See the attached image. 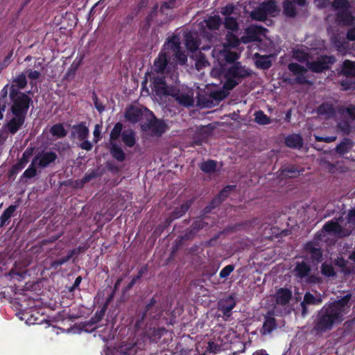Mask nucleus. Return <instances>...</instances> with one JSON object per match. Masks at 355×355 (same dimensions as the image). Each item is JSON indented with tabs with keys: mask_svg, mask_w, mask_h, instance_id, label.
<instances>
[{
	"mask_svg": "<svg viewBox=\"0 0 355 355\" xmlns=\"http://www.w3.org/2000/svg\"><path fill=\"white\" fill-rule=\"evenodd\" d=\"M337 129L338 131L343 132V135H349L352 132V127L348 121L342 120L338 123Z\"/></svg>",
	"mask_w": 355,
	"mask_h": 355,
	"instance_id": "obj_56",
	"label": "nucleus"
},
{
	"mask_svg": "<svg viewBox=\"0 0 355 355\" xmlns=\"http://www.w3.org/2000/svg\"><path fill=\"white\" fill-rule=\"evenodd\" d=\"M50 132L57 138H64L67 135V130L64 129L63 124L60 123L53 125L50 129Z\"/></svg>",
	"mask_w": 355,
	"mask_h": 355,
	"instance_id": "obj_51",
	"label": "nucleus"
},
{
	"mask_svg": "<svg viewBox=\"0 0 355 355\" xmlns=\"http://www.w3.org/2000/svg\"><path fill=\"white\" fill-rule=\"evenodd\" d=\"M251 75V71L241 66L240 62H235L225 72V81L223 88L225 90H232L241 81Z\"/></svg>",
	"mask_w": 355,
	"mask_h": 355,
	"instance_id": "obj_3",
	"label": "nucleus"
},
{
	"mask_svg": "<svg viewBox=\"0 0 355 355\" xmlns=\"http://www.w3.org/2000/svg\"><path fill=\"white\" fill-rule=\"evenodd\" d=\"M164 49L171 51L172 53L180 49L181 47V41L180 37L178 35L173 34L170 37H168L166 40L164 45Z\"/></svg>",
	"mask_w": 355,
	"mask_h": 355,
	"instance_id": "obj_26",
	"label": "nucleus"
},
{
	"mask_svg": "<svg viewBox=\"0 0 355 355\" xmlns=\"http://www.w3.org/2000/svg\"><path fill=\"white\" fill-rule=\"evenodd\" d=\"M281 175L284 177L288 178H295L297 177L300 171L298 170L297 167L295 165H287L282 167L281 168Z\"/></svg>",
	"mask_w": 355,
	"mask_h": 355,
	"instance_id": "obj_44",
	"label": "nucleus"
},
{
	"mask_svg": "<svg viewBox=\"0 0 355 355\" xmlns=\"http://www.w3.org/2000/svg\"><path fill=\"white\" fill-rule=\"evenodd\" d=\"M143 116L142 110L134 105L128 107L125 112V119L130 123L139 122Z\"/></svg>",
	"mask_w": 355,
	"mask_h": 355,
	"instance_id": "obj_23",
	"label": "nucleus"
},
{
	"mask_svg": "<svg viewBox=\"0 0 355 355\" xmlns=\"http://www.w3.org/2000/svg\"><path fill=\"white\" fill-rule=\"evenodd\" d=\"M110 154L118 162H122L125 159V154L121 147L116 143L111 142Z\"/></svg>",
	"mask_w": 355,
	"mask_h": 355,
	"instance_id": "obj_39",
	"label": "nucleus"
},
{
	"mask_svg": "<svg viewBox=\"0 0 355 355\" xmlns=\"http://www.w3.org/2000/svg\"><path fill=\"white\" fill-rule=\"evenodd\" d=\"M236 189V185H227L218 193V196L225 200L229 196L230 193Z\"/></svg>",
	"mask_w": 355,
	"mask_h": 355,
	"instance_id": "obj_62",
	"label": "nucleus"
},
{
	"mask_svg": "<svg viewBox=\"0 0 355 355\" xmlns=\"http://www.w3.org/2000/svg\"><path fill=\"white\" fill-rule=\"evenodd\" d=\"M332 8L334 10H347L349 8V2L347 0H334L332 2Z\"/></svg>",
	"mask_w": 355,
	"mask_h": 355,
	"instance_id": "obj_61",
	"label": "nucleus"
},
{
	"mask_svg": "<svg viewBox=\"0 0 355 355\" xmlns=\"http://www.w3.org/2000/svg\"><path fill=\"white\" fill-rule=\"evenodd\" d=\"M277 324L276 319L272 316V313L268 312L264 317V322L261 329V334L266 335L270 334L275 329H276Z\"/></svg>",
	"mask_w": 355,
	"mask_h": 355,
	"instance_id": "obj_25",
	"label": "nucleus"
},
{
	"mask_svg": "<svg viewBox=\"0 0 355 355\" xmlns=\"http://www.w3.org/2000/svg\"><path fill=\"white\" fill-rule=\"evenodd\" d=\"M212 56L217 59L218 62L225 61L227 63H235V61L239 58L238 53L231 51L227 45H223L220 47H214L211 52Z\"/></svg>",
	"mask_w": 355,
	"mask_h": 355,
	"instance_id": "obj_11",
	"label": "nucleus"
},
{
	"mask_svg": "<svg viewBox=\"0 0 355 355\" xmlns=\"http://www.w3.org/2000/svg\"><path fill=\"white\" fill-rule=\"evenodd\" d=\"M228 95V92L223 89L211 91L208 94L201 95L198 98V103L205 107H211L218 105Z\"/></svg>",
	"mask_w": 355,
	"mask_h": 355,
	"instance_id": "obj_9",
	"label": "nucleus"
},
{
	"mask_svg": "<svg viewBox=\"0 0 355 355\" xmlns=\"http://www.w3.org/2000/svg\"><path fill=\"white\" fill-rule=\"evenodd\" d=\"M121 139L124 144L128 147L132 148L135 145V133L131 129L123 131L121 134Z\"/></svg>",
	"mask_w": 355,
	"mask_h": 355,
	"instance_id": "obj_42",
	"label": "nucleus"
},
{
	"mask_svg": "<svg viewBox=\"0 0 355 355\" xmlns=\"http://www.w3.org/2000/svg\"><path fill=\"white\" fill-rule=\"evenodd\" d=\"M173 223V221L171 220V219L168 216L166 218H165L164 221L161 223V224H159L155 230H154V232L153 234L156 236H159L161 235V234L171 224Z\"/></svg>",
	"mask_w": 355,
	"mask_h": 355,
	"instance_id": "obj_58",
	"label": "nucleus"
},
{
	"mask_svg": "<svg viewBox=\"0 0 355 355\" xmlns=\"http://www.w3.org/2000/svg\"><path fill=\"white\" fill-rule=\"evenodd\" d=\"M162 315V309L157 298L153 296L143 308L137 311L134 327L139 331L146 326H151L157 322Z\"/></svg>",
	"mask_w": 355,
	"mask_h": 355,
	"instance_id": "obj_1",
	"label": "nucleus"
},
{
	"mask_svg": "<svg viewBox=\"0 0 355 355\" xmlns=\"http://www.w3.org/2000/svg\"><path fill=\"white\" fill-rule=\"evenodd\" d=\"M44 58H40L36 60L35 62V67L37 69L31 70L28 73V77L32 80L37 79L40 75L41 71L44 69Z\"/></svg>",
	"mask_w": 355,
	"mask_h": 355,
	"instance_id": "obj_43",
	"label": "nucleus"
},
{
	"mask_svg": "<svg viewBox=\"0 0 355 355\" xmlns=\"http://www.w3.org/2000/svg\"><path fill=\"white\" fill-rule=\"evenodd\" d=\"M71 258H72L71 254H70L69 252H68V254L66 256L53 261V263H51V267L55 269H57L59 266L69 261Z\"/></svg>",
	"mask_w": 355,
	"mask_h": 355,
	"instance_id": "obj_63",
	"label": "nucleus"
},
{
	"mask_svg": "<svg viewBox=\"0 0 355 355\" xmlns=\"http://www.w3.org/2000/svg\"><path fill=\"white\" fill-rule=\"evenodd\" d=\"M354 20V16L348 10V9L339 10L336 13V21L344 26L353 25Z\"/></svg>",
	"mask_w": 355,
	"mask_h": 355,
	"instance_id": "obj_27",
	"label": "nucleus"
},
{
	"mask_svg": "<svg viewBox=\"0 0 355 355\" xmlns=\"http://www.w3.org/2000/svg\"><path fill=\"white\" fill-rule=\"evenodd\" d=\"M225 40L226 43L223 45H227V48L233 47L236 48L238 47L241 42V39L239 40V37L233 33L228 31L225 35Z\"/></svg>",
	"mask_w": 355,
	"mask_h": 355,
	"instance_id": "obj_47",
	"label": "nucleus"
},
{
	"mask_svg": "<svg viewBox=\"0 0 355 355\" xmlns=\"http://www.w3.org/2000/svg\"><path fill=\"white\" fill-rule=\"evenodd\" d=\"M342 229L338 223L334 221H328L323 226V230L327 232L340 233Z\"/></svg>",
	"mask_w": 355,
	"mask_h": 355,
	"instance_id": "obj_52",
	"label": "nucleus"
},
{
	"mask_svg": "<svg viewBox=\"0 0 355 355\" xmlns=\"http://www.w3.org/2000/svg\"><path fill=\"white\" fill-rule=\"evenodd\" d=\"M334 263L336 266L341 268V271L345 275H349L352 272V270L347 267V261L343 257H338L335 260Z\"/></svg>",
	"mask_w": 355,
	"mask_h": 355,
	"instance_id": "obj_59",
	"label": "nucleus"
},
{
	"mask_svg": "<svg viewBox=\"0 0 355 355\" xmlns=\"http://www.w3.org/2000/svg\"><path fill=\"white\" fill-rule=\"evenodd\" d=\"M217 162L213 159H208L202 162L200 165L202 171L206 173H214L216 170Z\"/></svg>",
	"mask_w": 355,
	"mask_h": 355,
	"instance_id": "obj_48",
	"label": "nucleus"
},
{
	"mask_svg": "<svg viewBox=\"0 0 355 355\" xmlns=\"http://www.w3.org/2000/svg\"><path fill=\"white\" fill-rule=\"evenodd\" d=\"M266 14L271 17H275V14L279 12V10L277 8V2L275 0L264 1L260 3Z\"/></svg>",
	"mask_w": 355,
	"mask_h": 355,
	"instance_id": "obj_37",
	"label": "nucleus"
},
{
	"mask_svg": "<svg viewBox=\"0 0 355 355\" xmlns=\"http://www.w3.org/2000/svg\"><path fill=\"white\" fill-rule=\"evenodd\" d=\"M89 129L85 122H80L72 126L71 136H76L80 141L85 140L89 137Z\"/></svg>",
	"mask_w": 355,
	"mask_h": 355,
	"instance_id": "obj_24",
	"label": "nucleus"
},
{
	"mask_svg": "<svg viewBox=\"0 0 355 355\" xmlns=\"http://www.w3.org/2000/svg\"><path fill=\"white\" fill-rule=\"evenodd\" d=\"M29 153L25 151L23 154L22 157L16 163L11 169L12 173H17L22 170L28 162Z\"/></svg>",
	"mask_w": 355,
	"mask_h": 355,
	"instance_id": "obj_50",
	"label": "nucleus"
},
{
	"mask_svg": "<svg viewBox=\"0 0 355 355\" xmlns=\"http://www.w3.org/2000/svg\"><path fill=\"white\" fill-rule=\"evenodd\" d=\"M293 297L292 291L287 288H280L275 293V302L277 304L284 306L291 301Z\"/></svg>",
	"mask_w": 355,
	"mask_h": 355,
	"instance_id": "obj_21",
	"label": "nucleus"
},
{
	"mask_svg": "<svg viewBox=\"0 0 355 355\" xmlns=\"http://www.w3.org/2000/svg\"><path fill=\"white\" fill-rule=\"evenodd\" d=\"M268 29L259 25L251 24L245 29V35L241 37L243 44H248L254 42H260L261 36L265 35Z\"/></svg>",
	"mask_w": 355,
	"mask_h": 355,
	"instance_id": "obj_10",
	"label": "nucleus"
},
{
	"mask_svg": "<svg viewBox=\"0 0 355 355\" xmlns=\"http://www.w3.org/2000/svg\"><path fill=\"white\" fill-rule=\"evenodd\" d=\"M305 250L310 254L313 262L318 263L322 261L323 254L320 248H315L312 243H308L305 245Z\"/></svg>",
	"mask_w": 355,
	"mask_h": 355,
	"instance_id": "obj_31",
	"label": "nucleus"
},
{
	"mask_svg": "<svg viewBox=\"0 0 355 355\" xmlns=\"http://www.w3.org/2000/svg\"><path fill=\"white\" fill-rule=\"evenodd\" d=\"M100 176L101 173H98V170H93L91 172L85 174L82 182L83 183H87Z\"/></svg>",
	"mask_w": 355,
	"mask_h": 355,
	"instance_id": "obj_64",
	"label": "nucleus"
},
{
	"mask_svg": "<svg viewBox=\"0 0 355 355\" xmlns=\"http://www.w3.org/2000/svg\"><path fill=\"white\" fill-rule=\"evenodd\" d=\"M152 90L157 96H171L176 94L175 86L168 85L166 83L165 77L162 75H153L150 79Z\"/></svg>",
	"mask_w": 355,
	"mask_h": 355,
	"instance_id": "obj_5",
	"label": "nucleus"
},
{
	"mask_svg": "<svg viewBox=\"0 0 355 355\" xmlns=\"http://www.w3.org/2000/svg\"><path fill=\"white\" fill-rule=\"evenodd\" d=\"M344 318H341L327 303L318 311L313 321V329L318 333H324L331 330L333 327L341 323Z\"/></svg>",
	"mask_w": 355,
	"mask_h": 355,
	"instance_id": "obj_2",
	"label": "nucleus"
},
{
	"mask_svg": "<svg viewBox=\"0 0 355 355\" xmlns=\"http://www.w3.org/2000/svg\"><path fill=\"white\" fill-rule=\"evenodd\" d=\"M354 146V142L349 138H344L335 148V151L340 155H344L349 152Z\"/></svg>",
	"mask_w": 355,
	"mask_h": 355,
	"instance_id": "obj_32",
	"label": "nucleus"
},
{
	"mask_svg": "<svg viewBox=\"0 0 355 355\" xmlns=\"http://www.w3.org/2000/svg\"><path fill=\"white\" fill-rule=\"evenodd\" d=\"M336 61L334 55H322L316 60L308 61L306 65L312 72L320 73L329 70Z\"/></svg>",
	"mask_w": 355,
	"mask_h": 355,
	"instance_id": "obj_6",
	"label": "nucleus"
},
{
	"mask_svg": "<svg viewBox=\"0 0 355 355\" xmlns=\"http://www.w3.org/2000/svg\"><path fill=\"white\" fill-rule=\"evenodd\" d=\"M207 223L202 220H196L193 222L191 227L192 235H195L199 230H202Z\"/></svg>",
	"mask_w": 355,
	"mask_h": 355,
	"instance_id": "obj_60",
	"label": "nucleus"
},
{
	"mask_svg": "<svg viewBox=\"0 0 355 355\" xmlns=\"http://www.w3.org/2000/svg\"><path fill=\"white\" fill-rule=\"evenodd\" d=\"M225 28L231 32H237L239 29L237 19L234 17H225L223 22Z\"/></svg>",
	"mask_w": 355,
	"mask_h": 355,
	"instance_id": "obj_49",
	"label": "nucleus"
},
{
	"mask_svg": "<svg viewBox=\"0 0 355 355\" xmlns=\"http://www.w3.org/2000/svg\"><path fill=\"white\" fill-rule=\"evenodd\" d=\"M294 270L296 272L295 275L297 277L303 279L309 275L311 272V268L306 262L301 261L297 262Z\"/></svg>",
	"mask_w": 355,
	"mask_h": 355,
	"instance_id": "obj_40",
	"label": "nucleus"
},
{
	"mask_svg": "<svg viewBox=\"0 0 355 355\" xmlns=\"http://www.w3.org/2000/svg\"><path fill=\"white\" fill-rule=\"evenodd\" d=\"M250 16L253 20L259 21H265L268 17L260 5L250 12Z\"/></svg>",
	"mask_w": 355,
	"mask_h": 355,
	"instance_id": "obj_46",
	"label": "nucleus"
},
{
	"mask_svg": "<svg viewBox=\"0 0 355 355\" xmlns=\"http://www.w3.org/2000/svg\"><path fill=\"white\" fill-rule=\"evenodd\" d=\"M28 264V261L25 259H20L16 261L13 268L8 273L10 279L18 282L23 280L26 276V267Z\"/></svg>",
	"mask_w": 355,
	"mask_h": 355,
	"instance_id": "obj_13",
	"label": "nucleus"
},
{
	"mask_svg": "<svg viewBox=\"0 0 355 355\" xmlns=\"http://www.w3.org/2000/svg\"><path fill=\"white\" fill-rule=\"evenodd\" d=\"M288 69L295 76L294 81L295 83L299 85H310L311 82L307 80L306 73L308 71L307 68L304 66L296 63L291 62L288 64Z\"/></svg>",
	"mask_w": 355,
	"mask_h": 355,
	"instance_id": "obj_14",
	"label": "nucleus"
},
{
	"mask_svg": "<svg viewBox=\"0 0 355 355\" xmlns=\"http://www.w3.org/2000/svg\"><path fill=\"white\" fill-rule=\"evenodd\" d=\"M169 58L162 51L159 53L158 57L154 61V71L157 73L163 74L168 66Z\"/></svg>",
	"mask_w": 355,
	"mask_h": 355,
	"instance_id": "obj_22",
	"label": "nucleus"
},
{
	"mask_svg": "<svg viewBox=\"0 0 355 355\" xmlns=\"http://www.w3.org/2000/svg\"><path fill=\"white\" fill-rule=\"evenodd\" d=\"M184 44L188 51L193 53L200 49V40L197 34L187 32L184 34Z\"/></svg>",
	"mask_w": 355,
	"mask_h": 355,
	"instance_id": "obj_19",
	"label": "nucleus"
},
{
	"mask_svg": "<svg viewBox=\"0 0 355 355\" xmlns=\"http://www.w3.org/2000/svg\"><path fill=\"white\" fill-rule=\"evenodd\" d=\"M285 144L291 148H300L303 145V139L299 134L291 135L286 137Z\"/></svg>",
	"mask_w": 355,
	"mask_h": 355,
	"instance_id": "obj_33",
	"label": "nucleus"
},
{
	"mask_svg": "<svg viewBox=\"0 0 355 355\" xmlns=\"http://www.w3.org/2000/svg\"><path fill=\"white\" fill-rule=\"evenodd\" d=\"M107 309V308L103 305L101 309L97 311L94 315L90 318L85 326H89L92 328V326L99 322L104 318Z\"/></svg>",
	"mask_w": 355,
	"mask_h": 355,
	"instance_id": "obj_45",
	"label": "nucleus"
},
{
	"mask_svg": "<svg viewBox=\"0 0 355 355\" xmlns=\"http://www.w3.org/2000/svg\"><path fill=\"white\" fill-rule=\"evenodd\" d=\"M207 28L210 31L219 30L223 24L222 19L219 15L210 16L204 20Z\"/></svg>",
	"mask_w": 355,
	"mask_h": 355,
	"instance_id": "obj_38",
	"label": "nucleus"
},
{
	"mask_svg": "<svg viewBox=\"0 0 355 355\" xmlns=\"http://www.w3.org/2000/svg\"><path fill=\"white\" fill-rule=\"evenodd\" d=\"M321 273L326 277H334L336 276V272L331 264L324 262L321 265Z\"/></svg>",
	"mask_w": 355,
	"mask_h": 355,
	"instance_id": "obj_54",
	"label": "nucleus"
},
{
	"mask_svg": "<svg viewBox=\"0 0 355 355\" xmlns=\"http://www.w3.org/2000/svg\"><path fill=\"white\" fill-rule=\"evenodd\" d=\"M151 117L147 122L142 124V130H150L153 136L161 137L168 128L167 123L163 120L156 118L155 114L150 112Z\"/></svg>",
	"mask_w": 355,
	"mask_h": 355,
	"instance_id": "obj_8",
	"label": "nucleus"
},
{
	"mask_svg": "<svg viewBox=\"0 0 355 355\" xmlns=\"http://www.w3.org/2000/svg\"><path fill=\"white\" fill-rule=\"evenodd\" d=\"M322 302V298L320 293H318L316 295H314L309 291L306 292L304 295L303 300L300 303L302 315L304 317L309 313V306H318L320 305Z\"/></svg>",
	"mask_w": 355,
	"mask_h": 355,
	"instance_id": "obj_15",
	"label": "nucleus"
},
{
	"mask_svg": "<svg viewBox=\"0 0 355 355\" xmlns=\"http://www.w3.org/2000/svg\"><path fill=\"white\" fill-rule=\"evenodd\" d=\"M283 13L286 17L294 18L297 15L295 3L290 0L283 1Z\"/></svg>",
	"mask_w": 355,
	"mask_h": 355,
	"instance_id": "obj_41",
	"label": "nucleus"
},
{
	"mask_svg": "<svg viewBox=\"0 0 355 355\" xmlns=\"http://www.w3.org/2000/svg\"><path fill=\"white\" fill-rule=\"evenodd\" d=\"M319 115L324 116L327 119L332 118L336 115V109L332 103L324 102L317 108Z\"/></svg>",
	"mask_w": 355,
	"mask_h": 355,
	"instance_id": "obj_28",
	"label": "nucleus"
},
{
	"mask_svg": "<svg viewBox=\"0 0 355 355\" xmlns=\"http://www.w3.org/2000/svg\"><path fill=\"white\" fill-rule=\"evenodd\" d=\"M26 76L24 73L19 74L12 80L9 89L10 96L13 103H22L21 96H24L27 100V104H29L30 98L27 95L24 93L19 92L21 89H23L26 85Z\"/></svg>",
	"mask_w": 355,
	"mask_h": 355,
	"instance_id": "obj_7",
	"label": "nucleus"
},
{
	"mask_svg": "<svg viewBox=\"0 0 355 355\" xmlns=\"http://www.w3.org/2000/svg\"><path fill=\"white\" fill-rule=\"evenodd\" d=\"M22 103H13L12 106V118L4 125V128L12 134L18 131L23 125L29 104L25 97L21 96Z\"/></svg>",
	"mask_w": 355,
	"mask_h": 355,
	"instance_id": "obj_4",
	"label": "nucleus"
},
{
	"mask_svg": "<svg viewBox=\"0 0 355 355\" xmlns=\"http://www.w3.org/2000/svg\"><path fill=\"white\" fill-rule=\"evenodd\" d=\"M255 121L260 125H268L270 123V118L268 117L261 110L257 111L254 114Z\"/></svg>",
	"mask_w": 355,
	"mask_h": 355,
	"instance_id": "obj_57",
	"label": "nucleus"
},
{
	"mask_svg": "<svg viewBox=\"0 0 355 355\" xmlns=\"http://www.w3.org/2000/svg\"><path fill=\"white\" fill-rule=\"evenodd\" d=\"M175 93L176 94L171 96V97L174 98L180 105L186 107H192L193 105L194 100L192 95L180 92L176 86Z\"/></svg>",
	"mask_w": 355,
	"mask_h": 355,
	"instance_id": "obj_20",
	"label": "nucleus"
},
{
	"mask_svg": "<svg viewBox=\"0 0 355 355\" xmlns=\"http://www.w3.org/2000/svg\"><path fill=\"white\" fill-rule=\"evenodd\" d=\"M173 56L174 59L178 62V64L182 66L186 64L187 62V55L182 48L173 52Z\"/></svg>",
	"mask_w": 355,
	"mask_h": 355,
	"instance_id": "obj_55",
	"label": "nucleus"
},
{
	"mask_svg": "<svg viewBox=\"0 0 355 355\" xmlns=\"http://www.w3.org/2000/svg\"><path fill=\"white\" fill-rule=\"evenodd\" d=\"M123 124L121 122H117L110 132V141L111 142H114V141H116L119 139V137L122 134V130H123Z\"/></svg>",
	"mask_w": 355,
	"mask_h": 355,
	"instance_id": "obj_53",
	"label": "nucleus"
},
{
	"mask_svg": "<svg viewBox=\"0 0 355 355\" xmlns=\"http://www.w3.org/2000/svg\"><path fill=\"white\" fill-rule=\"evenodd\" d=\"M352 298L351 294H347L340 299L327 303L341 318H344L345 310Z\"/></svg>",
	"mask_w": 355,
	"mask_h": 355,
	"instance_id": "obj_18",
	"label": "nucleus"
},
{
	"mask_svg": "<svg viewBox=\"0 0 355 355\" xmlns=\"http://www.w3.org/2000/svg\"><path fill=\"white\" fill-rule=\"evenodd\" d=\"M192 203L193 200H187L186 202L182 203L180 207H176L171 213L168 217L171 219L172 221L182 217L188 211Z\"/></svg>",
	"mask_w": 355,
	"mask_h": 355,
	"instance_id": "obj_29",
	"label": "nucleus"
},
{
	"mask_svg": "<svg viewBox=\"0 0 355 355\" xmlns=\"http://www.w3.org/2000/svg\"><path fill=\"white\" fill-rule=\"evenodd\" d=\"M255 59V65L258 69L266 70L271 67L272 61L270 59V55H261L256 53L254 55Z\"/></svg>",
	"mask_w": 355,
	"mask_h": 355,
	"instance_id": "obj_30",
	"label": "nucleus"
},
{
	"mask_svg": "<svg viewBox=\"0 0 355 355\" xmlns=\"http://www.w3.org/2000/svg\"><path fill=\"white\" fill-rule=\"evenodd\" d=\"M236 305V302L232 295L220 299L218 302V310L223 313L226 320L231 317L232 311Z\"/></svg>",
	"mask_w": 355,
	"mask_h": 355,
	"instance_id": "obj_16",
	"label": "nucleus"
},
{
	"mask_svg": "<svg viewBox=\"0 0 355 355\" xmlns=\"http://www.w3.org/2000/svg\"><path fill=\"white\" fill-rule=\"evenodd\" d=\"M148 336L149 340L153 343H158L159 340L168 334V331L164 327H151L150 325L141 329Z\"/></svg>",
	"mask_w": 355,
	"mask_h": 355,
	"instance_id": "obj_17",
	"label": "nucleus"
},
{
	"mask_svg": "<svg viewBox=\"0 0 355 355\" xmlns=\"http://www.w3.org/2000/svg\"><path fill=\"white\" fill-rule=\"evenodd\" d=\"M340 73L345 77H355V62L349 60L343 61Z\"/></svg>",
	"mask_w": 355,
	"mask_h": 355,
	"instance_id": "obj_34",
	"label": "nucleus"
},
{
	"mask_svg": "<svg viewBox=\"0 0 355 355\" xmlns=\"http://www.w3.org/2000/svg\"><path fill=\"white\" fill-rule=\"evenodd\" d=\"M83 59V56H82L78 60H74L69 68L67 69V72L64 76V79L67 81H71L74 79L76 71L79 67L80 66L82 61Z\"/></svg>",
	"mask_w": 355,
	"mask_h": 355,
	"instance_id": "obj_36",
	"label": "nucleus"
},
{
	"mask_svg": "<svg viewBox=\"0 0 355 355\" xmlns=\"http://www.w3.org/2000/svg\"><path fill=\"white\" fill-rule=\"evenodd\" d=\"M44 311L40 313L36 308H31L28 311L19 312L17 313V317L21 320H25L27 324H40L44 322Z\"/></svg>",
	"mask_w": 355,
	"mask_h": 355,
	"instance_id": "obj_12",
	"label": "nucleus"
},
{
	"mask_svg": "<svg viewBox=\"0 0 355 355\" xmlns=\"http://www.w3.org/2000/svg\"><path fill=\"white\" fill-rule=\"evenodd\" d=\"M17 208V205H11L4 210L0 216V227H3L10 223V218L13 216Z\"/></svg>",
	"mask_w": 355,
	"mask_h": 355,
	"instance_id": "obj_35",
	"label": "nucleus"
}]
</instances>
